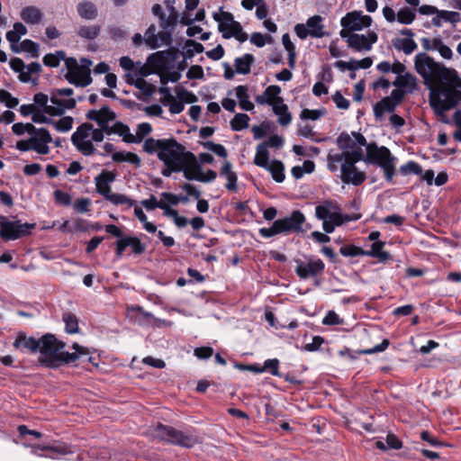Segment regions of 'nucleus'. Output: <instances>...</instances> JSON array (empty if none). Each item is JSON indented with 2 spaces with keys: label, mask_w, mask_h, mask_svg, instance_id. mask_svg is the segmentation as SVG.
<instances>
[{
  "label": "nucleus",
  "mask_w": 461,
  "mask_h": 461,
  "mask_svg": "<svg viewBox=\"0 0 461 461\" xmlns=\"http://www.w3.org/2000/svg\"><path fill=\"white\" fill-rule=\"evenodd\" d=\"M414 68L429 89V104L438 113L450 110L461 101V78L454 68H446L423 52L415 56Z\"/></svg>",
  "instance_id": "f257e3e1"
},
{
  "label": "nucleus",
  "mask_w": 461,
  "mask_h": 461,
  "mask_svg": "<svg viewBox=\"0 0 461 461\" xmlns=\"http://www.w3.org/2000/svg\"><path fill=\"white\" fill-rule=\"evenodd\" d=\"M336 142L341 152H329L327 167L330 172H337L339 165L344 159L363 160L368 164L378 165L383 168L386 181H393L396 158L392 155L389 149L384 146L378 147L375 142L367 143L361 133L355 131L350 134L340 133Z\"/></svg>",
  "instance_id": "f03ea898"
},
{
  "label": "nucleus",
  "mask_w": 461,
  "mask_h": 461,
  "mask_svg": "<svg viewBox=\"0 0 461 461\" xmlns=\"http://www.w3.org/2000/svg\"><path fill=\"white\" fill-rule=\"evenodd\" d=\"M65 342L59 340L53 334L47 333L39 339V352L41 356L40 361L49 367H55L60 364H69L77 360L81 356L89 355L88 348L74 343V352L65 351Z\"/></svg>",
  "instance_id": "7ed1b4c3"
},
{
  "label": "nucleus",
  "mask_w": 461,
  "mask_h": 461,
  "mask_svg": "<svg viewBox=\"0 0 461 461\" xmlns=\"http://www.w3.org/2000/svg\"><path fill=\"white\" fill-rule=\"evenodd\" d=\"M142 149L148 154L156 153L160 161L163 163H171L172 165L183 164L185 155H187L188 152L175 138H148L143 142Z\"/></svg>",
  "instance_id": "20e7f679"
},
{
  "label": "nucleus",
  "mask_w": 461,
  "mask_h": 461,
  "mask_svg": "<svg viewBox=\"0 0 461 461\" xmlns=\"http://www.w3.org/2000/svg\"><path fill=\"white\" fill-rule=\"evenodd\" d=\"M315 216L322 221V229L326 233H332L336 227L349 221L348 215H344L337 203L326 200L315 208Z\"/></svg>",
  "instance_id": "39448f33"
},
{
  "label": "nucleus",
  "mask_w": 461,
  "mask_h": 461,
  "mask_svg": "<svg viewBox=\"0 0 461 461\" xmlns=\"http://www.w3.org/2000/svg\"><path fill=\"white\" fill-rule=\"evenodd\" d=\"M212 18L218 23V30L224 39L234 37L240 42H244L249 39L248 34L243 32L241 24L234 20L233 14L224 11L222 7L212 14Z\"/></svg>",
  "instance_id": "423d86ee"
},
{
  "label": "nucleus",
  "mask_w": 461,
  "mask_h": 461,
  "mask_svg": "<svg viewBox=\"0 0 461 461\" xmlns=\"http://www.w3.org/2000/svg\"><path fill=\"white\" fill-rule=\"evenodd\" d=\"M91 66L92 61L88 59H81L78 62L74 58H68L66 59L68 72L65 78L77 86H87L92 83Z\"/></svg>",
  "instance_id": "0eeeda50"
},
{
  "label": "nucleus",
  "mask_w": 461,
  "mask_h": 461,
  "mask_svg": "<svg viewBox=\"0 0 461 461\" xmlns=\"http://www.w3.org/2000/svg\"><path fill=\"white\" fill-rule=\"evenodd\" d=\"M28 140H21L16 142L15 148L20 151L33 150L39 155H47L50 149L49 144L52 142V138L49 131L45 128H36V131L30 133Z\"/></svg>",
  "instance_id": "6e6552de"
},
{
  "label": "nucleus",
  "mask_w": 461,
  "mask_h": 461,
  "mask_svg": "<svg viewBox=\"0 0 461 461\" xmlns=\"http://www.w3.org/2000/svg\"><path fill=\"white\" fill-rule=\"evenodd\" d=\"M372 22V17L363 14L361 11L349 12L340 20L342 29L339 32V35L341 38L346 39L347 36L353 34V32L368 28Z\"/></svg>",
  "instance_id": "1a4fd4ad"
},
{
  "label": "nucleus",
  "mask_w": 461,
  "mask_h": 461,
  "mask_svg": "<svg viewBox=\"0 0 461 461\" xmlns=\"http://www.w3.org/2000/svg\"><path fill=\"white\" fill-rule=\"evenodd\" d=\"M35 224L11 221L6 216L0 215V237L5 241L15 240L30 234Z\"/></svg>",
  "instance_id": "9d476101"
},
{
  "label": "nucleus",
  "mask_w": 461,
  "mask_h": 461,
  "mask_svg": "<svg viewBox=\"0 0 461 461\" xmlns=\"http://www.w3.org/2000/svg\"><path fill=\"white\" fill-rule=\"evenodd\" d=\"M154 436L161 440L170 442L185 447H191L195 440L191 436L185 435L176 429L158 424L154 429Z\"/></svg>",
  "instance_id": "9b49d317"
},
{
  "label": "nucleus",
  "mask_w": 461,
  "mask_h": 461,
  "mask_svg": "<svg viewBox=\"0 0 461 461\" xmlns=\"http://www.w3.org/2000/svg\"><path fill=\"white\" fill-rule=\"evenodd\" d=\"M92 124L83 123L77 127L71 136L73 145L85 156H91L95 153V148L91 140Z\"/></svg>",
  "instance_id": "f8f14e48"
},
{
  "label": "nucleus",
  "mask_w": 461,
  "mask_h": 461,
  "mask_svg": "<svg viewBox=\"0 0 461 461\" xmlns=\"http://www.w3.org/2000/svg\"><path fill=\"white\" fill-rule=\"evenodd\" d=\"M323 18L320 15H313L306 21V23H297L294 26V32L301 40L308 36L312 38H322L325 36Z\"/></svg>",
  "instance_id": "ddd939ff"
},
{
  "label": "nucleus",
  "mask_w": 461,
  "mask_h": 461,
  "mask_svg": "<svg viewBox=\"0 0 461 461\" xmlns=\"http://www.w3.org/2000/svg\"><path fill=\"white\" fill-rule=\"evenodd\" d=\"M11 68L18 73V78L23 83L32 82L37 84L38 77L32 78V75H39L41 71V66L39 62H32L28 66L19 58H14L10 60Z\"/></svg>",
  "instance_id": "4468645a"
},
{
  "label": "nucleus",
  "mask_w": 461,
  "mask_h": 461,
  "mask_svg": "<svg viewBox=\"0 0 461 461\" xmlns=\"http://www.w3.org/2000/svg\"><path fill=\"white\" fill-rule=\"evenodd\" d=\"M359 160L344 159L339 165V170L340 171L339 177L343 183L359 185L366 180V173L358 170L356 167V163Z\"/></svg>",
  "instance_id": "2eb2a0df"
},
{
  "label": "nucleus",
  "mask_w": 461,
  "mask_h": 461,
  "mask_svg": "<svg viewBox=\"0 0 461 461\" xmlns=\"http://www.w3.org/2000/svg\"><path fill=\"white\" fill-rule=\"evenodd\" d=\"M349 48L357 51H369L377 41L378 36L375 32H367L366 34L353 33L346 37Z\"/></svg>",
  "instance_id": "dca6fc26"
},
{
  "label": "nucleus",
  "mask_w": 461,
  "mask_h": 461,
  "mask_svg": "<svg viewBox=\"0 0 461 461\" xmlns=\"http://www.w3.org/2000/svg\"><path fill=\"white\" fill-rule=\"evenodd\" d=\"M281 233L288 234L292 232L303 231V224L305 217L300 211H294L289 216L276 220Z\"/></svg>",
  "instance_id": "f3484780"
},
{
  "label": "nucleus",
  "mask_w": 461,
  "mask_h": 461,
  "mask_svg": "<svg viewBox=\"0 0 461 461\" xmlns=\"http://www.w3.org/2000/svg\"><path fill=\"white\" fill-rule=\"evenodd\" d=\"M50 101L51 104L46 107V113L51 116L62 115L66 110L76 107L77 101L74 98L63 99L61 95L51 92Z\"/></svg>",
  "instance_id": "a211bd4d"
},
{
  "label": "nucleus",
  "mask_w": 461,
  "mask_h": 461,
  "mask_svg": "<svg viewBox=\"0 0 461 461\" xmlns=\"http://www.w3.org/2000/svg\"><path fill=\"white\" fill-rule=\"evenodd\" d=\"M324 263L320 258L310 259L308 262L296 261L295 273L302 279L317 276L324 270Z\"/></svg>",
  "instance_id": "6ab92c4d"
},
{
  "label": "nucleus",
  "mask_w": 461,
  "mask_h": 461,
  "mask_svg": "<svg viewBox=\"0 0 461 461\" xmlns=\"http://www.w3.org/2000/svg\"><path fill=\"white\" fill-rule=\"evenodd\" d=\"M181 171L184 173V176L188 180H203L202 178V167L198 164L195 156L192 152H187L183 162V167Z\"/></svg>",
  "instance_id": "aec40b11"
},
{
  "label": "nucleus",
  "mask_w": 461,
  "mask_h": 461,
  "mask_svg": "<svg viewBox=\"0 0 461 461\" xmlns=\"http://www.w3.org/2000/svg\"><path fill=\"white\" fill-rule=\"evenodd\" d=\"M116 175L112 171H103L99 175H97L94 181L95 185V191L104 198H107V196L112 193L111 185L115 181Z\"/></svg>",
  "instance_id": "412c9836"
},
{
  "label": "nucleus",
  "mask_w": 461,
  "mask_h": 461,
  "mask_svg": "<svg viewBox=\"0 0 461 461\" xmlns=\"http://www.w3.org/2000/svg\"><path fill=\"white\" fill-rule=\"evenodd\" d=\"M86 117L90 120L95 121L99 127L104 128L106 131L111 127L109 123L115 119V113L108 107L104 106L100 110H90Z\"/></svg>",
  "instance_id": "4be33fe9"
},
{
  "label": "nucleus",
  "mask_w": 461,
  "mask_h": 461,
  "mask_svg": "<svg viewBox=\"0 0 461 461\" xmlns=\"http://www.w3.org/2000/svg\"><path fill=\"white\" fill-rule=\"evenodd\" d=\"M13 346L21 352L36 353L39 350V339L28 337L25 333L20 332L15 338Z\"/></svg>",
  "instance_id": "5701e85b"
},
{
  "label": "nucleus",
  "mask_w": 461,
  "mask_h": 461,
  "mask_svg": "<svg viewBox=\"0 0 461 461\" xmlns=\"http://www.w3.org/2000/svg\"><path fill=\"white\" fill-rule=\"evenodd\" d=\"M113 133L122 137L123 141L127 143H140V138H135L134 135L131 133L130 128L121 122H114L106 131L107 135Z\"/></svg>",
  "instance_id": "b1692460"
},
{
  "label": "nucleus",
  "mask_w": 461,
  "mask_h": 461,
  "mask_svg": "<svg viewBox=\"0 0 461 461\" xmlns=\"http://www.w3.org/2000/svg\"><path fill=\"white\" fill-rule=\"evenodd\" d=\"M393 85L404 90L407 94H411L417 89V77L414 75L407 72L402 76L396 77L395 80L393 82Z\"/></svg>",
  "instance_id": "393cba45"
},
{
  "label": "nucleus",
  "mask_w": 461,
  "mask_h": 461,
  "mask_svg": "<svg viewBox=\"0 0 461 461\" xmlns=\"http://www.w3.org/2000/svg\"><path fill=\"white\" fill-rule=\"evenodd\" d=\"M221 176L224 177L227 180L225 187L230 191H234L237 189V175L232 170L231 164L229 161H225L221 167L220 170Z\"/></svg>",
  "instance_id": "a878e982"
},
{
  "label": "nucleus",
  "mask_w": 461,
  "mask_h": 461,
  "mask_svg": "<svg viewBox=\"0 0 461 461\" xmlns=\"http://www.w3.org/2000/svg\"><path fill=\"white\" fill-rule=\"evenodd\" d=\"M42 17V12L35 6H26L21 11L22 20L28 24H39Z\"/></svg>",
  "instance_id": "bb28decb"
},
{
  "label": "nucleus",
  "mask_w": 461,
  "mask_h": 461,
  "mask_svg": "<svg viewBox=\"0 0 461 461\" xmlns=\"http://www.w3.org/2000/svg\"><path fill=\"white\" fill-rule=\"evenodd\" d=\"M273 111L278 116V122L282 126H287L292 121V115L288 111V106L284 104V100H278L274 105Z\"/></svg>",
  "instance_id": "cd10ccee"
},
{
  "label": "nucleus",
  "mask_w": 461,
  "mask_h": 461,
  "mask_svg": "<svg viewBox=\"0 0 461 461\" xmlns=\"http://www.w3.org/2000/svg\"><path fill=\"white\" fill-rule=\"evenodd\" d=\"M235 94L239 100L240 107L242 110L252 111L254 109L253 103L249 101L248 87L246 86H238L235 88Z\"/></svg>",
  "instance_id": "c85d7f7f"
},
{
  "label": "nucleus",
  "mask_w": 461,
  "mask_h": 461,
  "mask_svg": "<svg viewBox=\"0 0 461 461\" xmlns=\"http://www.w3.org/2000/svg\"><path fill=\"white\" fill-rule=\"evenodd\" d=\"M384 242L376 241L372 244L370 250H364V256L377 258L379 261L384 262L390 258V254L383 249Z\"/></svg>",
  "instance_id": "c756f323"
},
{
  "label": "nucleus",
  "mask_w": 461,
  "mask_h": 461,
  "mask_svg": "<svg viewBox=\"0 0 461 461\" xmlns=\"http://www.w3.org/2000/svg\"><path fill=\"white\" fill-rule=\"evenodd\" d=\"M397 106L396 103L391 97H384L374 105V113L375 117H382L385 113H392Z\"/></svg>",
  "instance_id": "7c9ffc66"
},
{
  "label": "nucleus",
  "mask_w": 461,
  "mask_h": 461,
  "mask_svg": "<svg viewBox=\"0 0 461 461\" xmlns=\"http://www.w3.org/2000/svg\"><path fill=\"white\" fill-rule=\"evenodd\" d=\"M253 62L254 57L251 54H245L240 58H237L234 63L236 72L242 75L249 74Z\"/></svg>",
  "instance_id": "2f4dec72"
},
{
  "label": "nucleus",
  "mask_w": 461,
  "mask_h": 461,
  "mask_svg": "<svg viewBox=\"0 0 461 461\" xmlns=\"http://www.w3.org/2000/svg\"><path fill=\"white\" fill-rule=\"evenodd\" d=\"M265 169L271 173L273 179L277 183H282L285 178V166L280 160H272Z\"/></svg>",
  "instance_id": "473e14b6"
},
{
  "label": "nucleus",
  "mask_w": 461,
  "mask_h": 461,
  "mask_svg": "<svg viewBox=\"0 0 461 461\" xmlns=\"http://www.w3.org/2000/svg\"><path fill=\"white\" fill-rule=\"evenodd\" d=\"M112 158L115 162H129L131 164L135 165L136 167L140 166V157L132 152H123V151H117L113 152L112 155Z\"/></svg>",
  "instance_id": "72a5a7b5"
},
{
  "label": "nucleus",
  "mask_w": 461,
  "mask_h": 461,
  "mask_svg": "<svg viewBox=\"0 0 461 461\" xmlns=\"http://www.w3.org/2000/svg\"><path fill=\"white\" fill-rule=\"evenodd\" d=\"M78 14L86 20H93L97 16V9L95 5L87 1H84L77 5Z\"/></svg>",
  "instance_id": "f704fd0d"
},
{
  "label": "nucleus",
  "mask_w": 461,
  "mask_h": 461,
  "mask_svg": "<svg viewBox=\"0 0 461 461\" xmlns=\"http://www.w3.org/2000/svg\"><path fill=\"white\" fill-rule=\"evenodd\" d=\"M393 47L403 51L404 54L410 55L417 49V43L411 38H401L393 41Z\"/></svg>",
  "instance_id": "c9c22d12"
},
{
  "label": "nucleus",
  "mask_w": 461,
  "mask_h": 461,
  "mask_svg": "<svg viewBox=\"0 0 461 461\" xmlns=\"http://www.w3.org/2000/svg\"><path fill=\"white\" fill-rule=\"evenodd\" d=\"M254 163L258 167L266 168L270 164L269 162V152L267 149V145L259 144L257 147L256 155L254 158Z\"/></svg>",
  "instance_id": "e433bc0d"
},
{
  "label": "nucleus",
  "mask_w": 461,
  "mask_h": 461,
  "mask_svg": "<svg viewBox=\"0 0 461 461\" xmlns=\"http://www.w3.org/2000/svg\"><path fill=\"white\" fill-rule=\"evenodd\" d=\"M62 321L65 323V330L68 334L79 332L78 320L72 312H65L62 315Z\"/></svg>",
  "instance_id": "4c0bfd02"
},
{
  "label": "nucleus",
  "mask_w": 461,
  "mask_h": 461,
  "mask_svg": "<svg viewBox=\"0 0 461 461\" xmlns=\"http://www.w3.org/2000/svg\"><path fill=\"white\" fill-rule=\"evenodd\" d=\"M108 202L112 203L114 205H122L125 204L128 207H132L136 204V201L132 200L126 194H118V193H111L107 198H105Z\"/></svg>",
  "instance_id": "58836bf2"
},
{
  "label": "nucleus",
  "mask_w": 461,
  "mask_h": 461,
  "mask_svg": "<svg viewBox=\"0 0 461 461\" xmlns=\"http://www.w3.org/2000/svg\"><path fill=\"white\" fill-rule=\"evenodd\" d=\"M249 117L246 113H237L230 121V127L233 131H239L249 127Z\"/></svg>",
  "instance_id": "ea45409f"
},
{
  "label": "nucleus",
  "mask_w": 461,
  "mask_h": 461,
  "mask_svg": "<svg viewBox=\"0 0 461 461\" xmlns=\"http://www.w3.org/2000/svg\"><path fill=\"white\" fill-rule=\"evenodd\" d=\"M67 59L65 52L60 50L57 51L55 54L50 53L45 55L43 58V63L45 66L56 68L59 65L61 60L66 61Z\"/></svg>",
  "instance_id": "a19ab883"
},
{
  "label": "nucleus",
  "mask_w": 461,
  "mask_h": 461,
  "mask_svg": "<svg viewBox=\"0 0 461 461\" xmlns=\"http://www.w3.org/2000/svg\"><path fill=\"white\" fill-rule=\"evenodd\" d=\"M415 13L410 8L404 7L399 10L396 20L402 24H411L415 20Z\"/></svg>",
  "instance_id": "79ce46f5"
},
{
  "label": "nucleus",
  "mask_w": 461,
  "mask_h": 461,
  "mask_svg": "<svg viewBox=\"0 0 461 461\" xmlns=\"http://www.w3.org/2000/svg\"><path fill=\"white\" fill-rule=\"evenodd\" d=\"M433 50H438L443 59H451L453 57L452 50L445 45L439 38L433 39Z\"/></svg>",
  "instance_id": "37998d69"
},
{
  "label": "nucleus",
  "mask_w": 461,
  "mask_h": 461,
  "mask_svg": "<svg viewBox=\"0 0 461 461\" xmlns=\"http://www.w3.org/2000/svg\"><path fill=\"white\" fill-rule=\"evenodd\" d=\"M133 86L141 91V93L145 95H152L155 93V86L147 82L142 77H136V79L133 81Z\"/></svg>",
  "instance_id": "c03bdc74"
},
{
  "label": "nucleus",
  "mask_w": 461,
  "mask_h": 461,
  "mask_svg": "<svg viewBox=\"0 0 461 461\" xmlns=\"http://www.w3.org/2000/svg\"><path fill=\"white\" fill-rule=\"evenodd\" d=\"M158 34H156V26L151 24L144 34L145 43L151 49H158V44L157 43Z\"/></svg>",
  "instance_id": "a18cd8bd"
},
{
  "label": "nucleus",
  "mask_w": 461,
  "mask_h": 461,
  "mask_svg": "<svg viewBox=\"0 0 461 461\" xmlns=\"http://www.w3.org/2000/svg\"><path fill=\"white\" fill-rule=\"evenodd\" d=\"M281 92V88L278 86H269L264 91L265 95L267 99H270V105L274 107L275 104H277L278 100H283V98L279 97L278 95Z\"/></svg>",
  "instance_id": "49530a36"
},
{
  "label": "nucleus",
  "mask_w": 461,
  "mask_h": 461,
  "mask_svg": "<svg viewBox=\"0 0 461 461\" xmlns=\"http://www.w3.org/2000/svg\"><path fill=\"white\" fill-rule=\"evenodd\" d=\"M400 172L404 176L410 174L421 175L422 168L417 162L409 161L406 164L401 166Z\"/></svg>",
  "instance_id": "de8ad7c7"
},
{
  "label": "nucleus",
  "mask_w": 461,
  "mask_h": 461,
  "mask_svg": "<svg viewBox=\"0 0 461 461\" xmlns=\"http://www.w3.org/2000/svg\"><path fill=\"white\" fill-rule=\"evenodd\" d=\"M100 28L96 25L83 26L78 30V35L87 40L97 37Z\"/></svg>",
  "instance_id": "09e8293b"
},
{
  "label": "nucleus",
  "mask_w": 461,
  "mask_h": 461,
  "mask_svg": "<svg viewBox=\"0 0 461 461\" xmlns=\"http://www.w3.org/2000/svg\"><path fill=\"white\" fill-rule=\"evenodd\" d=\"M176 97L183 102L184 105L185 104L195 103L198 100L194 94L183 88H176Z\"/></svg>",
  "instance_id": "8fccbe9b"
},
{
  "label": "nucleus",
  "mask_w": 461,
  "mask_h": 461,
  "mask_svg": "<svg viewBox=\"0 0 461 461\" xmlns=\"http://www.w3.org/2000/svg\"><path fill=\"white\" fill-rule=\"evenodd\" d=\"M0 103H4L8 108H14L19 104L18 98L5 89L0 90Z\"/></svg>",
  "instance_id": "3c124183"
},
{
  "label": "nucleus",
  "mask_w": 461,
  "mask_h": 461,
  "mask_svg": "<svg viewBox=\"0 0 461 461\" xmlns=\"http://www.w3.org/2000/svg\"><path fill=\"white\" fill-rule=\"evenodd\" d=\"M339 252L344 257H357L364 256V249L355 245H345L339 249Z\"/></svg>",
  "instance_id": "603ef678"
},
{
  "label": "nucleus",
  "mask_w": 461,
  "mask_h": 461,
  "mask_svg": "<svg viewBox=\"0 0 461 461\" xmlns=\"http://www.w3.org/2000/svg\"><path fill=\"white\" fill-rule=\"evenodd\" d=\"M181 77V74L179 71L176 70H163L160 72V81L163 85L167 84L168 82H177Z\"/></svg>",
  "instance_id": "864d4df0"
},
{
  "label": "nucleus",
  "mask_w": 461,
  "mask_h": 461,
  "mask_svg": "<svg viewBox=\"0 0 461 461\" xmlns=\"http://www.w3.org/2000/svg\"><path fill=\"white\" fill-rule=\"evenodd\" d=\"M12 131L14 134L20 136L25 132H28L30 134L32 131H36V127L32 123L17 122L13 124Z\"/></svg>",
  "instance_id": "5fc2aeb1"
},
{
  "label": "nucleus",
  "mask_w": 461,
  "mask_h": 461,
  "mask_svg": "<svg viewBox=\"0 0 461 461\" xmlns=\"http://www.w3.org/2000/svg\"><path fill=\"white\" fill-rule=\"evenodd\" d=\"M21 50L31 53L33 58L39 56V45L31 40H24L21 43Z\"/></svg>",
  "instance_id": "6e6d98bb"
},
{
  "label": "nucleus",
  "mask_w": 461,
  "mask_h": 461,
  "mask_svg": "<svg viewBox=\"0 0 461 461\" xmlns=\"http://www.w3.org/2000/svg\"><path fill=\"white\" fill-rule=\"evenodd\" d=\"M73 125V118L70 116L63 117L54 122L55 129L58 131L66 132L71 130Z\"/></svg>",
  "instance_id": "4d7b16f0"
},
{
  "label": "nucleus",
  "mask_w": 461,
  "mask_h": 461,
  "mask_svg": "<svg viewBox=\"0 0 461 461\" xmlns=\"http://www.w3.org/2000/svg\"><path fill=\"white\" fill-rule=\"evenodd\" d=\"M250 42L258 48L264 47L267 42L270 43L272 38L270 36L263 35L260 32H254L251 34Z\"/></svg>",
  "instance_id": "13d9d810"
},
{
  "label": "nucleus",
  "mask_w": 461,
  "mask_h": 461,
  "mask_svg": "<svg viewBox=\"0 0 461 461\" xmlns=\"http://www.w3.org/2000/svg\"><path fill=\"white\" fill-rule=\"evenodd\" d=\"M204 148L207 149L212 151L216 155H218L221 158H226L227 157V150L221 144H216L212 141H206L203 144Z\"/></svg>",
  "instance_id": "bf43d9fd"
},
{
  "label": "nucleus",
  "mask_w": 461,
  "mask_h": 461,
  "mask_svg": "<svg viewBox=\"0 0 461 461\" xmlns=\"http://www.w3.org/2000/svg\"><path fill=\"white\" fill-rule=\"evenodd\" d=\"M54 199L58 204L68 206L71 204V196L69 194L61 190H56L54 192Z\"/></svg>",
  "instance_id": "052dcab7"
},
{
  "label": "nucleus",
  "mask_w": 461,
  "mask_h": 461,
  "mask_svg": "<svg viewBox=\"0 0 461 461\" xmlns=\"http://www.w3.org/2000/svg\"><path fill=\"white\" fill-rule=\"evenodd\" d=\"M90 205L91 200L89 198H79L74 203L73 207L77 212L86 213L89 212Z\"/></svg>",
  "instance_id": "680f3d73"
},
{
  "label": "nucleus",
  "mask_w": 461,
  "mask_h": 461,
  "mask_svg": "<svg viewBox=\"0 0 461 461\" xmlns=\"http://www.w3.org/2000/svg\"><path fill=\"white\" fill-rule=\"evenodd\" d=\"M332 101L339 109L347 110L349 107V101L346 99L340 92L337 91L332 96Z\"/></svg>",
  "instance_id": "e2e57ef3"
},
{
  "label": "nucleus",
  "mask_w": 461,
  "mask_h": 461,
  "mask_svg": "<svg viewBox=\"0 0 461 461\" xmlns=\"http://www.w3.org/2000/svg\"><path fill=\"white\" fill-rule=\"evenodd\" d=\"M141 205L150 211L156 208H164V202H158L154 195H151L149 199L142 200Z\"/></svg>",
  "instance_id": "0e129e2a"
},
{
  "label": "nucleus",
  "mask_w": 461,
  "mask_h": 461,
  "mask_svg": "<svg viewBox=\"0 0 461 461\" xmlns=\"http://www.w3.org/2000/svg\"><path fill=\"white\" fill-rule=\"evenodd\" d=\"M152 131V127L149 122H142L137 126L135 138H140V142L142 141L143 138L149 135Z\"/></svg>",
  "instance_id": "69168bd1"
},
{
  "label": "nucleus",
  "mask_w": 461,
  "mask_h": 461,
  "mask_svg": "<svg viewBox=\"0 0 461 461\" xmlns=\"http://www.w3.org/2000/svg\"><path fill=\"white\" fill-rule=\"evenodd\" d=\"M279 360L276 358L267 359L264 363L265 371L268 370L273 375L279 376Z\"/></svg>",
  "instance_id": "338daca9"
},
{
  "label": "nucleus",
  "mask_w": 461,
  "mask_h": 461,
  "mask_svg": "<svg viewBox=\"0 0 461 461\" xmlns=\"http://www.w3.org/2000/svg\"><path fill=\"white\" fill-rule=\"evenodd\" d=\"M324 325H339L343 323V321L339 316L333 311H330L322 320Z\"/></svg>",
  "instance_id": "774afa93"
}]
</instances>
